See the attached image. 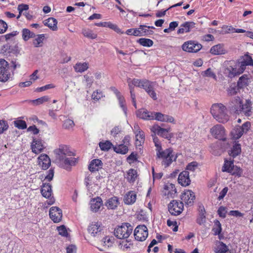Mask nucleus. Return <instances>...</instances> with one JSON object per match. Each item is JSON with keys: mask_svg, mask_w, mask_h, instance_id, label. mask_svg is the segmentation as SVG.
I'll return each mask as SVG.
<instances>
[{"mask_svg": "<svg viewBox=\"0 0 253 253\" xmlns=\"http://www.w3.org/2000/svg\"><path fill=\"white\" fill-rule=\"evenodd\" d=\"M248 129L246 128V131H245L244 127H234L231 131V135L232 139H239L244 134L245 132H247Z\"/></svg>", "mask_w": 253, "mask_h": 253, "instance_id": "33", "label": "nucleus"}, {"mask_svg": "<svg viewBox=\"0 0 253 253\" xmlns=\"http://www.w3.org/2000/svg\"><path fill=\"white\" fill-rule=\"evenodd\" d=\"M195 23L193 22H186L181 25L180 28L177 31V34H183L189 32L191 29L195 27Z\"/></svg>", "mask_w": 253, "mask_h": 253, "instance_id": "28", "label": "nucleus"}, {"mask_svg": "<svg viewBox=\"0 0 253 253\" xmlns=\"http://www.w3.org/2000/svg\"><path fill=\"white\" fill-rule=\"evenodd\" d=\"M136 194L134 191H130L124 196V201L126 205L133 204L136 201Z\"/></svg>", "mask_w": 253, "mask_h": 253, "instance_id": "32", "label": "nucleus"}, {"mask_svg": "<svg viewBox=\"0 0 253 253\" xmlns=\"http://www.w3.org/2000/svg\"><path fill=\"white\" fill-rule=\"evenodd\" d=\"M250 78L247 74H244L240 77L237 82V86L239 88H243L247 86L249 84Z\"/></svg>", "mask_w": 253, "mask_h": 253, "instance_id": "37", "label": "nucleus"}, {"mask_svg": "<svg viewBox=\"0 0 253 253\" xmlns=\"http://www.w3.org/2000/svg\"><path fill=\"white\" fill-rule=\"evenodd\" d=\"M198 167V163L196 162H192L189 163L186 167L188 170L194 171Z\"/></svg>", "mask_w": 253, "mask_h": 253, "instance_id": "61", "label": "nucleus"}, {"mask_svg": "<svg viewBox=\"0 0 253 253\" xmlns=\"http://www.w3.org/2000/svg\"><path fill=\"white\" fill-rule=\"evenodd\" d=\"M88 68V64L86 62L77 63L74 66L75 70L77 72L82 73L86 71Z\"/></svg>", "mask_w": 253, "mask_h": 253, "instance_id": "43", "label": "nucleus"}, {"mask_svg": "<svg viewBox=\"0 0 253 253\" xmlns=\"http://www.w3.org/2000/svg\"><path fill=\"white\" fill-rule=\"evenodd\" d=\"M135 145L141 146L144 143L145 136L144 132L139 128L137 129L135 131Z\"/></svg>", "mask_w": 253, "mask_h": 253, "instance_id": "30", "label": "nucleus"}, {"mask_svg": "<svg viewBox=\"0 0 253 253\" xmlns=\"http://www.w3.org/2000/svg\"><path fill=\"white\" fill-rule=\"evenodd\" d=\"M183 203L182 202L173 200L168 205L169 211L171 215H178L183 210Z\"/></svg>", "mask_w": 253, "mask_h": 253, "instance_id": "9", "label": "nucleus"}, {"mask_svg": "<svg viewBox=\"0 0 253 253\" xmlns=\"http://www.w3.org/2000/svg\"><path fill=\"white\" fill-rule=\"evenodd\" d=\"M137 37L149 36L153 34L154 32L152 30L148 29L147 26L140 25L137 28H135L134 33Z\"/></svg>", "mask_w": 253, "mask_h": 253, "instance_id": "22", "label": "nucleus"}, {"mask_svg": "<svg viewBox=\"0 0 253 253\" xmlns=\"http://www.w3.org/2000/svg\"><path fill=\"white\" fill-rule=\"evenodd\" d=\"M7 29V23L3 20H0V34L4 33Z\"/></svg>", "mask_w": 253, "mask_h": 253, "instance_id": "59", "label": "nucleus"}, {"mask_svg": "<svg viewBox=\"0 0 253 253\" xmlns=\"http://www.w3.org/2000/svg\"><path fill=\"white\" fill-rule=\"evenodd\" d=\"M35 38L33 41V44L35 47H38L42 46L43 41L45 38L44 34L36 35Z\"/></svg>", "mask_w": 253, "mask_h": 253, "instance_id": "39", "label": "nucleus"}, {"mask_svg": "<svg viewBox=\"0 0 253 253\" xmlns=\"http://www.w3.org/2000/svg\"><path fill=\"white\" fill-rule=\"evenodd\" d=\"M43 143V141L41 139L33 137V141L31 143L32 152L36 154L42 152L45 148Z\"/></svg>", "mask_w": 253, "mask_h": 253, "instance_id": "12", "label": "nucleus"}, {"mask_svg": "<svg viewBox=\"0 0 253 253\" xmlns=\"http://www.w3.org/2000/svg\"><path fill=\"white\" fill-rule=\"evenodd\" d=\"M131 245L130 242H128L127 240L123 241L120 243L119 246L120 248L125 250V249H127L130 248V246Z\"/></svg>", "mask_w": 253, "mask_h": 253, "instance_id": "58", "label": "nucleus"}, {"mask_svg": "<svg viewBox=\"0 0 253 253\" xmlns=\"http://www.w3.org/2000/svg\"><path fill=\"white\" fill-rule=\"evenodd\" d=\"M119 204L118 198L116 196H113L107 200L105 206L108 209L114 210L118 207Z\"/></svg>", "mask_w": 253, "mask_h": 253, "instance_id": "34", "label": "nucleus"}, {"mask_svg": "<svg viewBox=\"0 0 253 253\" xmlns=\"http://www.w3.org/2000/svg\"><path fill=\"white\" fill-rule=\"evenodd\" d=\"M223 74L228 78L232 79L242 74L244 71L237 60H226L223 64Z\"/></svg>", "mask_w": 253, "mask_h": 253, "instance_id": "2", "label": "nucleus"}, {"mask_svg": "<svg viewBox=\"0 0 253 253\" xmlns=\"http://www.w3.org/2000/svg\"><path fill=\"white\" fill-rule=\"evenodd\" d=\"M178 182L182 186L189 185L191 182L189 178V172L187 170H184L180 173L178 175Z\"/></svg>", "mask_w": 253, "mask_h": 253, "instance_id": "20", "label": "nucleus"}, {"mask_svg": "<svg viewBox=\"0 0 253 253\" xmlns=\"http://www.w3.org/2000/svg\"><path fill=\"white\" fill-rule=\"evenodd\" d=\"M44 25L48 27L52 31H57V21L53 17H50L44 21Z\"/></svg>", "mask_w": 253, "mask_h": 253, "instance_id": "36", "label": "nucleus"}, {"mask_svg": "<svg viewBox=\"0 0 253 253\" xmlns=\"http://www.w3.org/2000/svg\"><path fill=\"white\" fill-rule=\"evenodd\" d=\"M153 120H156L162 122L172 123L174 125L175 124L173 117L160 112H153Z\"/></svg>", "mask_w": 253, "mask_h": 253, "instance_id": "14", "label": "nucleus"}, {"mask_svg": "<svg viewBox=\"0 0 253 253\" xmlns=\"http://www.w3.org/2000/svg\"><path fill=\"white\" fill-rule=\"evenodd\" d=\"M238 61L244 71L245 70L246 66L253 65V60L252 57L248 55H245L240 60Z\"/></svg>", "mask_w": 253, "mask_h": 253, "instance_id": "26", "label": "nucleus"}, {"mask_svg": "<svg viewBox=\"0 0 253 253\" xmlns=\"http://www.w3.org/2000/svg\"><path fill=\"white\" fill-rule=\"evenodd\" d=\"M153 112H149L144 109H141L136 112L138 118L146 120H153Z\"/></svg>", "mask_w": 253, "mask_h": 253, "instance_id": "24", "label": "nucleus"}, {"mask_svg": "<svg viewBox=\"0 0 253 253\" xmlns=\"http://www.w3.org/2000/svg\"><path fill=\"white\" fill-rule=\"evenodd\" d=\"M211 132L215 138L225 140L226 134L224 127H212L211 129Z\"/></svg>", "mask_w": 253, "mask_h": 253, "instance_id": "18", "label": "nucleus"}, {"mask_svg": "<svg viewBox=\"0 0 253 253\" xmlns=\"http://www.w3.org/2000/svg\"><path fill=\"white\" fill-rule=\"evenodd\" d=\"M8 62L3 59H0V81L6 82L9 78L10 74L9 71Z\"/></svg>", "mask_w": 253, "mask_h": 253, "instance_id": "7", "label": "nucleus"}, {"mask_svg": "<svg viewBox=\"0 0 253 253\" xmlns=\"http://www.w3.org/2000/svg\"><path fill=\"white\" fill-rule=\"evenodd\" d=\"M49 216L54 222H59L62 217L61 210L57 207H51L49 210Z\"/></svg>", "mask_w": 253, "mask_h": 253, "instance_id": "13", "label": "nucleus"}, {"mask_svg": "<svg viewBox=\"0 0 253 253\" xmlns=\"http://www.w3.org/2000/svg\"><path fill=\"white\" fill-rule=\"evenodd\" d=\"M202 47L201 44L194 41H189L183 44L182 48L186 52H197L201 49Z\"/></svg>", "mask_w": 253, "mask_h": 253, "instance_id": "11", "label": "nucleus"}, {"mask_svg": "<svg viewBox=\"0 0 253 253\" xmlns=\"http://www.w3.org/2000/svg\"><path fill=\"white\" fill-rule=\"evenodd\" d=\"M137 160V154L132 152L131 154L127 158V161L129 163L134 162Z\"/></svg>", "mask_w": 253, "mask_h": 253, "instance_id": "64", "label": "nucleus"}, {"mask_svg": "<svg viewBox=\"0 0 253 253\" xmlns=\"http://www.w3.org/2000/svg\"><path fill=\"white\" fill-rule=\"evenodd\" d=\"M137 177V173L136 170L130 169L126 173V177L127 180L130 183H133Z\"/></svg>", "mask_w": 253, "mask_h": 253, "instance_id": "38", "label": "nucleus"}, {"mask_svg": "<svg viewBox=\"0 0 253 253\" xmlns=\"http://www.w3.org/2000/svg\"><path fill=\"white\" fill-rule=\"evenodd\" d=\"M241 152V145L238 143H236L231 150L229 153L230 155L233 158L236 157L237 156L239 155Z\"/></svg>", "mask_w": 253, "mask_h": 253, "instance_id": "42", "label": "nucleus"}, {"mask_svg": "<svg viewBox=\"0 0 253 253\" xmlns=\"http://www.w3.org/2000/svg\"><path fill=\"white\" fill-rule=\"evenodd\" d=\"M214 225L212 229L214 235H219L222 231L221 224L218 220L214 221Z\"/></svg>", "mask_w": 253, "mask_h": 253, "instance_id": "44", "label": "nucleus"}, {"mask_svg": "<svg viewBox=\"0 0 253 253\" xmlns=\"http://www.w3.org/2000/svg\"><path fill=\"white\" fill-rule=\"evenodd\" d=\"M210 52L214 55H221L226 54L227 51L224 48L223 44H218L212 46Z\"/></svg>", "mask_w": 253, "mask_h": 253, "instance_id": "31", "label": "nucleus"}, {"mask_svg": "<svg viewBox=\"0 0 253 253\" xmlns=\"http://www.w3.org/2000/svg\"><path fill=\"white\" fill-rule=\"evenodd\" d=\"M90 210L93 212L98 211L101 206L102 205V199L99 197L91 199L90 201Z\"/></svg>", "mask_w": 253, "mask_h": 253, "instance_id": "25", "label": "nucleus"}, {"mask_svg": "<svg viewBox=\"0 0 253 253\" xmlns=\"http://www.w3.org/2000/svg\"><path fill=\"white\" fill-rule=\"evenodd\" d=\"M67 253H76L77 248L75 245H71L66 248Z\"/></svg>", "mask_w": 253, "mask_h": 253, "instance_id": "63", "label": "nucleus"}, {"mask_svg": "<svg viewBox=\"0 0 253 253\" xmlns=\"http://www.w3.org/2000/svg\"><path fill=\"white\" fill-rule=\"evenodd\" d=\"M48 100L49 97L48 96H44L35 100H30V102H33V103L35 105H39L45 102L48 101Z\"/></svg>", "mask_w": 253, "mask_h": 253, "instance_id": "52", "label": "nucleus"}, {"mask_svg": "<svg viewBox=\"0 0 253 253\" xmlns=\"http://www.w3.org/2000/svg\"><path fill=\"white\" fill-rule=\"evenodd\" d=\"M102 230L100 223L97 222H92L88 227L87 230L92 236L95 237L100 234Z\"/></svg>", "mask_w": 253, "mask_h": 253, "instance_id": "17", "label": "nucleus"}, {"mask_svg": "<svg viewBox=\"0 0 253 253\" xmlns=\"http://www.w3.org/2000/svg\"><path fill=\"white\" fill-rule=\"evenodd\" d=\"M39 165L42 169H47L50 165L51 162L49 157L46 154H41L38 158Z\"/></svg>", "mask_w": 253, "mask_h": 253, "instance_id": "27", "label": "nucleus"}, {"mask_svg": "<svg viewBox=\"0 0 253 253\" xmlns=\"http://www.w3.org/2000/svg\"><path fill=\"white\" fill-rule=\"evenodd\" d=\"M157 157L162 159V164L165 167H169L173 161L176 160L177 157L174 156L173 150L171 148L163 150L162 149L156 152Z\"/></svg>", "mask_w": 253, "mask_h": 253, "instance_id": "5", "label": "nucleus"}, {"mask_svg": "<svg viewBox=\"0 0 253 253\" xmlns=\"http://www.w3.org/2000/svg\"><path fill=\"white\" fill-rule=\"evenodd\" d=\"M107 27H108V28L113 30L114 31H115L117 33L121 34H123L125 33L124 32L122 31V30L121 29H120L117 25L114 24L111 22H107Z\"/></svg>", "mask_w": 253, "mask_h": 253, "instance_id": "53", "label": "nucleus"}, {"mask_svg": "<svg viewBox=\"0 0 253 253\" xmlns=\"http://www.w3.org/2000/svg\"><path fill=\"white\" fill-rule=\"evenodd\" d=\"M82 33L84 36L89 39H95L97 38V34L89 29H84Z\"/></svg>", "mask_w": 253, "mask_h": 253, "instance_id": "50", "label": "nucleus"}, {"mask_svg": "<svg viewBox=\"0 0 253 253\" xmlns=\"http://www.w3.org/2000/svg\"><path fill=\"white\" fill-rule=\"evenodd\" d=\"M131 83L134 86L143 88L153 100L157 99V94L154 90L155 82L146 79H133Z\"/></svg>", "mask_w": 253, "mask_h": 253, "instance_id": "4", "label": "nucleus"}, {"mask_svg": "<svg viewBox=\"0 0 253 253\" xmlns=\"http://www.w3.org/2000/svg\"><path fill=\"white\" fill-rule=\"evenodd\" d=\"M138 42L141 45L146 47H151L154 42L152 40L149 39L140 38L138 40Z\"/></svg>", "mask_w": 253, "mask_h": 253, "instance_id": "47", "label": "nucleus"}, {"mask_svg": "<svg viewBox=\"0 0 253 253\" xmlns=\"http://www.w3.org/2000/svg\"><path fill=\"white\" fill-rule=\"evenodd\" d=\"M202 75L203 77H207L212 78L215 80H216L217 77L215 74L212 71L211 69L209 68L206 71L202 73Z\"/></svg>", "mask_w": 253, "mask_h": 253, "instance_id": "51", "label": "nucleus"}, {"mask_svg": "<svg viewBox=\"0 0 253 253\" xmlns=\"http://www.w3.org/2000/svg\"><path fill=\"white\" fill-rule=\"evenodd\" d=\"M84 78L85 79L87 85L90 87L93 82V77L91 76L90 74H87L84 76Z\"/></svg>", "mask_w": 253, "mask_h": 253, "instance_id": "60", "label": "nucleus"}, {"mask_svg": "<svg viewBox=\"0 0 253 253\" xmlns=\"http://www.w3.org/2000/svg\"><path fill=\"white\" fill-rule=\"evenodd\" d=\"M228 251V248L225 244L220 241H216L214 251L216 253H225Z\"/></svg>", "mask_w": 253, "mask_h": 253, "instance_id": "35", "label": "nucleus"}, {"mask_svg": "<svg viewBox=\"0 0 253 253\" xmlns=\"http://www.w3.org/2000/svg\"><path fill=\"white\" fill-rule=\"evenodd\" d=\"M211 113L213 118L219 123L225 124L229 120L227 109L221 103H214L211 107Z\"/></svg>", "mask_w": 253, "mask_h": 253, "instance_id": "3", "label": "nucleus"}, {"mask_svg": "<svg viewBox=\"0 0 253 253\" xmlns=\"http://www.w3.org/2000/svg\"><path fill=\"white\" fill-rule=\"evenodd\" d=\"M197 222L199 225H202L206 222V216L204 212H200L199 216L197 219Z\"/></svg>", "mask_w": 253, "mask_h": 253, "instance_id": "55", "label": "nucleus"}, {"mask_svg": "<svg viewBox=\"0 0 253 253\" xmlns=\"http://www.w3.org/2000/svg\"><path fill=\"white\" fill-rule=\"evenodd\" d=\"M100 149L104 151H108L113 145L109 141H105V142H100L99 143Z\"/></svg>", "mask_w": 253, "mask_h": 253, "instance_id": "48", "label": "nucleus"}, {"mask_svg": "<svg viewBox=\"0 0 253 253\" xmlns=\"http://www.w3.org/2000/svg\"><path fill=\"white\" fill-rule=\"evenodd\" d=\"M22 38L24 41H27L31 38L36 37L34 33L30 31L29 29L24 28L22 30Z\"/></svg>", "mask_w": 253, "mask_h": 253, "instance_id": "41", "label": "nucleus"}, {"mask_svg": "<svg viewBox=\"0 0 253 253\" xmlns=\"http://www.w3.org/2000/svg\"><path fill=\"white\" fill-rule=\"evenodd\" d=\"M181 199L186 205L191 206L195 199V193L191 190H186L181 195Z\"/></svg>", "mask_w": 253, "mask_h": 253, "instance_id": "15", "label": "nucleus"}, {"mask_svg": "<svg viewBox=\"0 0 253 253\" xmlns=\"http://www.w3.org/2000/svg\"><path fill=\"white\" fill-rule=\"evenodd\" d=\"M148 235L147 227L144 225H138L134 231L135 239L139 241H143Z\"/></svg>", "mask_w": 253, "mask_h": 253, "instance_id": "10", "label": "nucleus"}, {"mask_svg": "<svg viewBox=\"0 0 253 253\" xmlns=\"http://www.w3.org/2000/svg\"><path fill=\"white\" fill-rule=\"evenodd\" d=\"M217 213L220 217L224 218L226 216L227 213L226 208L223 206L220 207L218 209Z\"/></svg>", "mask_w": 253, "mask_h": 253, "instance_id": "56", "label": "nucleus"}, {"mask_svg": "<svg viewBox=\"0 0 253 253\" xmlns=\"http://www.w3.org/2000/svg\"><path fill=\"white\" fill-rule=\"evenodd\" d=\"M114 238L112 236H106L102 239L104 246L109 247L112 246L114 242Z\"/></svg>", "mask_w": 253, "mask_h": 253, "instance_id": "49", "label": "nucleus"}, {"mask_svg": "<svg viewBox=\"0 0 253 253\" xmlns=\"http://www.w3.org/2000/svg\"><path fill=\"white\" fill-rule=\"evenodd\" d=\"M55 155V161L60 167L69 169L70 166H74L77 159L73 157L75 154L66 145H60L54 151Z\"/></svg>", "mask_w": 253, "mask_h": 253, "instance_id": "1", "label": "nucleus"}, {"mask_svg": "<svg viewBox=\"0 0 253 253\" xmlns=\"http://www.w3.org/2000/svg\"><path fill=\"white\" fill-rule=\"evenodd\" d=\"M133 227L129 223H124L115 229L114 234L119 239H125L130 236Z\"/></svg>", "mask_w": 253, "mask_h": 253, "instance_id": "6", "label": "nucleus"}, {"mask_svg": "<svg viewBox=\"0 0 253 253\" xmlns=\"http://www.w3.org/2000/svg\"><path fill=\"white\" fill-rule=\"evenodd\" d=\"M240 113L244 114L246 116H250L252 114V102L250 100H246L245 103L241 105Z\"/></svg>", "mask_w": 253, "mask_h": 253, "instance_id": "23", "label": "nucleus"}, {"mask_svg": "<svg viewBox=\"0 0 253 253\" xmlns=\"http://www.w3.org/2000/svg\"><path fill=\"white\" fill-rule=\"evenodd\" d=\"M103 96L102 92L100 91L96 90L93 92L91 95L92 99L95 101H98Z\"/></svg>", "mask_w": 253, "mask_h": 253, "instance_id": "54", "label": "nucleus"}, {"mask_svg": "<svg viewBox=\"0 0 253 253\" xmlns=\"http://www.w3.org/2000/svg\"><path fill=\"white\" fill-rule=\"evenodd\" d=\"M59 234L63 236L67 237L68 232L64 225H62L57 228Z\"/></svg>", "mask_w": 253, "mask_h": 253, "instance_id": "57", "label": "nucleus"}, {"mask_svg": "<svg viewBox=\"0 0 253 253\" xmlns=\"http://www.w3.org/2000/svg\"><path fill=\"white\" fill-rule=\"evenodd\" d=\"M54 87H55V86L53 84H46V85L42 86L41 87H39L37 89V90L38 91L41 92V91H44L46 89H48L50 88H53Z\"/></svg>", "mask_w": 253, "mask_h": 253, "instance_id": "62", "label": "nucleus"}, {"mask_svg": "<svg viewBox=\"0 0 253 253\" xmlns=\"http://www.w3.org/2000/svg\"><path fill=\"white\" fill-rule=\"evenodd\" d=\"M234 166L232 161H225V164L222 168V170L223 171H227L228 172H232L233 170Z\"/></svg>", "mask_w": 253, "mask_h": 253, "instance_id": "45", "label": "nucleus"}, {"mask_svg": "<svg viewBox=\"0 0 253 253\" xmlns=\"http://www.w3.org/2000/svg\"><path fill=\"white\" fill-rule=\"evenodd\" d=\"M41 192L43 197L48 200L46 201L48 205H51L55 202V199L52 196V190L51 185L49 183H44L41 188Z\"/></svg>", "mask_w": 253, "mask_h": 253, "instance_id": "8", "label": "nucleus"}, {"mask_svg": "<svg viewBox=\"0 0 253 253\" xmlns=\"http://www.w3.org/2000/svg\"><path fill=\"white\" fill-rule=\"evenodd\" d=\"M163 193L168 198H174L176 193V190L175 185L172 183H167L164 186Z\"/></svg>", "mask_w": 253, "mask_h": 253, "instance_id": "19", "label": "nucleus"}, {"mask_svg": "<svg viewBox=\"0 0 253 253\" xmlns=\"http://www.w3.org/2000/svg\"><path fill=\"white\" fill-rule=\"evenodd\" d=\"M113 149L117 153L121 154H126L128 150V147L125 144H123L113 146Z\"/></svg>", "mask_w": 253, "mask_h": 253, "instance_id": "40", "label": "nucleus"}, {"mask_svg": "<svg viewBox=\"0 0 253 253\" xmlns=\"http://www.w3.org/2000/svg\"><path fill=\"white\" fill-rule=\"evenodd\" d=\"M151 131L158 135L168 139H170L172 137L171 134L169 133L170 127L167 129L164 127H152Z\"/></svg>", "mask_w": 253, "mask_h": 253, "instance_id": "16", "label": "nucleus"}, {"mask_svg": "<svg viewBox=\"0 0 253 253\" xmlns=\"http://www.w3.org/2000/svg\"><path fill=\"white\" fill-rule=\"evenodd\" d=\"M103 163L102 161L99 159H94L92 160L88 166L89 170L93 172L98 171L102 169Z\"/></svg>", "mask_w": 253, "mask_h": 253, "instance_id": "29", "label": "nucleus"}, {"mask_svg": "<svg viewBox=\"0 0 253 253\" xmlns=\"http://www.w3.org/2000/svg\"><path fill=\"white\" fill-rule=\"evenodd\" d=\"M242 102L241 99L239 97H235L232 99L230 103L229 108L230 110L236 114H240L241 105Z\"/></svg>", "mask_w": 253, "mask_h": 253, "instance_id": "21", "label": "nucleus"}, {"mask_svg": "<svg viewBox=\"0 0 253 253\" xmlns=\"http://www.w3.org/2000/svg\"><path fill=\"white\" fill-rule=\"evenodd\" d=\"M119 101L120 107L122 109L125 115H127V107L126 106V103L125 98L123 95L119 96L117 97Z\"/></svg>", "mask_w": 253, "mask_h": 253, "instance_id": "46", "label": "nucleus"}]
</instances>
